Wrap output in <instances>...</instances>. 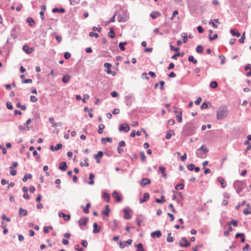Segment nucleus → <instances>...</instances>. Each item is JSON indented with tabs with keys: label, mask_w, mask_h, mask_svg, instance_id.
I'll list each match as a JSON object with an SVG mask.
<instances>
[{
	"label": "nucleus",
	"mask_w": 251,
	"mask_h": 251,
	"mask_svg": "<svg viewBox=\"0 0 251 251\" xmlns=\"http://www.w3.org/2000/svg\"><path fill=\"white\" fill-rule=\"evenodd\" d=\"M166 169L164 167L160 166L159 167V172H160L162 174L165 173Z\"/></svg>",
	"instance_id": "obj_53"
},
{
	"label": "nucleus",
	"mask_w": 251,
	"mask_h": 251,
	"mask_svg": "<svg viewBox=\"0 0 251 251\" xmlns=\"http://www.w3.org/2000/svg\"><path fill=\"white\" fill-rule=\"evenodd\" d=\"M150 183L151 180L149 178H143L140 180V184L143 187L150 184Z\"/></svg>",
	"instance_id": "obj_12"
},
{
	"label": "nucleus",
	"mask_w": 251,
	"mask_h": 251,
	"mask_svg": "<svg viewBox=\"0 0 251 251\" xmlns=\"http://www.w3.org/2000/svg\"><path fill=\"white\" fill-rule=\"evenodd\" d=\"M23 50L27 54L31 53L33 50V49L29 48L27 45H25L23 47Z\"/></svg>",
	"instance_id": "obj_15"
},
{
	"label": "nucleus",
	"mask_w": 251,
	"mask_h": 251,
	"mask_svg": "<svg viewBox=\"0 0 251 251\" xmlns=\"http://www.w3.org/2000/svg\"><path fill=\"white\" fill-rule=\"evenodd\" d=\"M59 216L60 217H62L63 218V219L64 221H68L70 220V218H71V216L70 215H69V214H65L63 212H60L58 214Z\"/></svg>",
	"instance_id": "obj_13"
},
{
	"label": "nucleus",
	"mask_w": 251,
	"mask_h": 251,
	"mask_svg": "<svg viewBox=\"0 0 251 251\" xmlns=\"http://www.w3.org/2000/svg\"><path fill=\"white\" fill-rule=\"evenodd\" d=\"M112 66V65L109 63H105L104 64V67L107 69V70H111L110 68Z\"/></svg>",
	"instance_id": "obj_52"
},
{
	"label": "nucleus",
	"mask_w": 251,
	"mask_h": 251,
	"mask_svg": "<svg viewBox=\"0 0 251 251\" xmlns=\"http://www.w3.org/2000/svg\"><path fill=\"white\" fill-rule=\"evenodd\" d=\"M27 215V211L26 210L23 209L22 207L19 208V216L21 217L22 215L26 216Z\"/></svg>",
	"instance_id": "obj_19"
},
{
	"label": "nucleus",
	"mask_w": 251,
	"mask_h": 251,
	"mask_svg": "<svg viewBox=\"0 0 251 251\" xmlns=\"http://www.w3.org/2000/svg\"><path fill=\"white\" fill-rule=\"evenodd\" d=\"M184 185L183 184H181V183H179V184H177V185H176V186H175V189L176 190H182L184 188Z\"/></svg>",
	"instance_id": "obj_45"
},
{
	"label": "nucleus",
	"mask_w": 251,
	"mask_h": 251,
	"mask_svg": "<svg viewBox=\"0 0 251 251\" xmlns=\"http://www.w3.org/2000/svg\"><path fill=\"white\" fill-rule=\"evenodd\" d=\"M209 25H212L213 27L214 28H218V25H217L215 24V23L214 22V21H212V20H211L209 22Z\"/></svg>",
	"instance_id": "obj_58"
},
{
	"label": "nucleus",
	"mask_w": 251,
	"mask_h": 251,
	"mask_svg": "<svg viewBox=\"0 0 251 251\" xmlns=\"http://www.w3.org/2000/svg\"><path fill=\"white\" fill-rule=\"evenodd\" d=\"M6 107L7 109H13V106L11 102L7 101L6 102Z\"/></svg>",
	"instance_id": "obj_57"
},
{
	"label": "nucleus",
	"mask_w": 251,
	"mask_h": 251,
	"mask_svg": "<svg viewBox=\"0 0 251 251\" xmlns=\"http://www.w3.org/2000/svg\"><path fill=\"white\" fill-rule=\"evenodd\" d=\"M217 181L220 183L222 188H225L226 186V183L225 179L223 177H218Z\"/></svg>",
	"instance_id": "obj_18"
},
{
	"label": "nucleus",
	"mask_w": 251,
	"mask_h": 251,
	"mask_svg": "<svg viewBox=\"0 0 251 251\" xmlns=\"http://www.w3.org/2000/svg\"><path fill=\"white\" fill-rule=\"evenodd\" d=\"M127 44L126 42H120L119 44V47L122 51H124L125 50V46Z\"/></svg>",
	"instance_id": "obj_31"
},
{
	"label": "nucleus",
	"mask_w": 251,
	"mask_h": 251,
	"mask_svg": "<svg viewBox=\"0 0 251 251\" xmlns=\"http://www.w3.org/2000/svg\"><path fill=\"white\" fill-rule=\"evenodd\" d=\"M208 107V103L207 102H203L201 106V109H206Z\"/></svg>",
	"instance_id": "obj_56"
},
{
	"label": "nucleus",
	"mask_w": 251,
	"mask_h": 251,
	"mask_svg": "<svg viewBox=\"0 0 251 251\" xmlns=\"http://www.w3.org/2000/svg\"><path fill=\"white\" fill-rule=\"evenodd\" d=\"M197 127L195 124L189 122L186 124L182 129V133L186 136H191L196 132Z\"/></svg>",
	"instance_id": "obj_1"
},
{
	"label": "nucleus",
	"mask_w": 251,
	"mask_h": 251,
	"mask_svg": "<svg viewBox=\"0 0 251 251\" xmlns=\"http://www.w3.org/2000/svg\"><path fill=\"white\" fill-rule=\"evenodd\" d=\"M162 235L160 230H157L151 233V236L152 238H160Z\"/></svg>",
	"instance_id": "obj_11"
},
{
	"label": "nucleus",
	"mask_w": 251,
	"mask_h": 251,
	"mask_svg": "<svg viewBox=\"0 0 251 251\" xmlns=\"http://www.w3.org/2000/svg\"><path fill=\"white\" fill-rule=\"evenodd\" d=\"M65 11V10L63 8H54L52 9V12L53 13L58 12V13H64Z\"/></svg>",
	"instance_id": "obj_21"
},
{
	"label": "nucleus",
	"mask_w": 251,
	"mask_h": 251,
	"mask_svg": "<svg viewBox=\"0 0 251 251\" xmlns=\"http://www.w3.org/2000/svg\"><path fill=\"white\" fill-rule=\"evenodd\" d=\"M106 72L108 74L112 75L113 76H115L116 75V72L115 71H112L111 70H106Z\"/></svg>",
	"instance_id": "obj_61"
},
{
	"label": "nucleus",
	"mask_w": 251,
	"mask_h": 251,
	"mask_svg": "<svg viewBox=\"0 0 251 251\" xmlns=\"http://www.w3.org/2000/svg\"><path fill=\"white\" fill-rule=\"evenodd\" d=\"M32 177V176L30 174H26L22 178V180L24 182H26L28 179H31Z\"/></svg>",
	"instance_id": "obj_24"
},
{
	"label": "nucleus",
	"mask_w": 251,
	"mask_h": 251,
	"mask_svg": "<svg viewBox=\"0 0 251 251\" xmlns=\"http://www.w3.org/2000/svg\"><path fill=\"white\" fill-rule=\"evenodd\" d=\"M26 22L29 24V25L31 26H33L35 25V22L34 20L31 17L27 18L26 19Z\"/></svg>",
	"instance_id": "obj_27"
},
{
	"label": "nucleus",
	"mask_w": 251,
	"mask_h": 251,
	"mask_svg": "<svg viewBox=\"0 0 251 251\" xmlns=\"http://www.w3.org/2000/svg\"><path fill=\"white\" fill-rule=\"evenodd\" d=\"M230 32L231 34V35L233 36H236L237 37H239L241 36V34L238 32H236L234 29H231L230 30Z\"/></svg>",
	"instance_id": "obj_32"
},
{
	"label": "nucleus",
	"mask_w": 251,
	"mask_h": 251,
	"mask_svg": "<svg viewBox=\"0 0 251 251\" xmlns=\"http://www.w3.org/2000/svg\"><path fill=\"white\" fill-rule=\"evenodd\" d=\"M126 11L125 10L122 14L118 15L117 19L119 22H126L127 20Z\"/></svg>",
	"instance_id": "obj_5"
},
{
	"label": "nucleus",
	"mask_w": 251,
	"mask_h": 251,
	"mask_svg": "<svg viewBox=\"0 0 251 251\" xmlns=\"http://www.w3.org/2000/svg\"><path fill=\"white\" fill-rule=\"evenodd\" d=\"M67 165L66 162L62 161L59 164V169L62 171H65L67 170Z\"/></svg>",
	"instance_id": "obj_17"
},
{
	"label": "nucleus",
	"mask_w": 251,
	"mask_h": 251,
	"mask_svg": "<svg viewBox=\"0 0 251 251\" xmlns=\"http://www.w3.org/2000/svg\"><path fill=\"white\" fill-rule=\"evenodd\" d=\"M219 58L221 60V65H224L225 63V57L224 55H222V54H221V55H219Z\"/></svg>",
	"instance_id": "obj_47"
},
{
	"label": "nucleus",
	"mask_w": 251,
	"mask_h": 251,
	"mask_svg": "<svg viewBox=\"0 0 251 251\" xmlns=\"http://www.w3.org/2000/svg\"><path fill=\"white\" fill-rule=\"evenodd\" d=\"M88 220V219L87 217H82L79 219L78 221L79 226H86L87 225Z\"/></svg>",
	"instance_id": "obj_10"
},
{
	"label": "nucleus",
	"mask_w": 251,
	"mask_h": 251,
	"mask_svg": "<svg viewBox=\"0 0 251 251\" xmlns=\"http://www.w3.org/2000/svg\"><path fill=\"white\" fill-rule=\"evenodd\" d=\"M155 202L157 203H161L165 201V199H164V197L163 196H162L161 197V199H155Z\"/></svg>",
	"instance_id": "obj_42"
},
{
	"label": "nucleus",
	"mask_w": 251,
	"mask_h": 251,
	"mask_svg": "<svg viewBox=\"0 0 251 251\" xmlns=\"http://www.w3.org/2000/svg\"><path fill=\"white\" fill-rule=\"evenodd\" d=\"M1 218L2 220H6L7 222L10 221V219L9 217H6L4 214L2 215L1 216Z\"/></svg>",
	"instance_id": "obj_51"
},
{
	"label": "nucleus",
	"mask_w": 251,
	"mask_h": 251,
	"mask_svg": "<svg viewBox=\"0 0 251 251\" xmlns=\"http://www.w3.org/2000/svg\"><path fill=\"white\" fill-rule=\"evenodd\" d=\"M93 227L94 229L93 230V232L95 234L98 233L100 232V229H97L98 224L96 223L93 224Z\"/></svg>",
	"instance_id": "obj_35"
},
{
	"label": "nucleus",
	"mask_w": 251,
	"mask_h": 251,
	"mask_svg": "<svg viewBox=\"0 0 251 251\" xmlns=\"http://www.w3.org/2000/svg\"><path fill=\"white\" fill-rule=\"evenodd\" d=\"M174 134L175 133L173 130H170L168 131L165 136L166 139L167 140L170 139L171 138L172 134Z\"/></svg>",
	"instance_id": "obj_22"
},
{
	"label": "nucleus",
	"mask_w": 251,
	"mask_h": 251,
	"mask_svg": "<svg viewBox=\"0 0 251 251\" xmlns=\"http://www.w3.org/2000/svg\"><path fill=\"white\" fill-rule=\"evenodd\" d=\"M130 129L129 126L127 124H122L119 126V130L120 131H124L125 132H127Z\"/></svg>",
	"instance_id": "obj_7"
},
{
	"label": "nucleus",
	"mask_w": 251,
	"mask_h": 251,
	"mask_svg": "<svg viewBox=\"0 0 251 251\" xmlns=\"http://www.w3.org/2000/svg\"><path fill=\"white\" fill-rule=\"evenodd\" d=\"M203 48L201 45L197 46L196 49L197 52L199 53H202L203 51Z\"/></svg>",
	"instance_id": "obj_38"
},
{
	"label": "nucleus",
	"mask_w": 251,
	"mask_h": 251,
	"mask_svg": "<svg viewBox=\"0 0 251 251\" xmlns=\"http://www.w3.org/2000/svg\"><path fill=\"white\" fill-rule=\"evenodd\" d=\"M103 198L105 200L106 202H109L110 201V195L106 192L103 193Z\"/></svg>",
	"instance_id": "obj_29"
},
{
	"label": "nucleus",
	"mask_w": 251,
	"mask_h": 251,
	"mask_svg": "<svg viewBox=\"0 0 251 251\" xmlns=\"http://www.w3.org/2000/svg\"><path fill=\"white\" fill-rule=\"evenodd\" d=\"M181 37L183 38V41L184 43H186L188 41L187 37L188 35L185 32H183L181 33Z\"/></svg>",
	"instance_id": "obj_34"
},
{
	"label": "nucleus",
	"mask_w": 251,
	"mask_h": 251,
	"mask_svg": "<svg viewBox=\"0 0 251 251\" xmlns=\"http://www.w3.org/2000/svg\"><path fill=\"white\" fill-rule=\"evenodd\" d=\"M136 248H137L136 251H145L143 248V244L142 243H139L135 245Z\"/></svg>",
	"instance_id": "obj_26"
},
{
	"label": "nucleus",
	"mask_w": 251,
	"mask_h": 251,
	"mask_svg": "<svg viewBox=\"0 0 251 251\" xmlns=\"http://www.w3.org/2000/svg\"><path fill=\"white\" fill-rule=\"evenodd\" d=\"M105 127V126L102 124H100L99 126V129H98V133L99 134H101L102 132H103V129Z\"/></svg>",
	"instance_id": "obj_37"
},
{
	"label": "nucleus",
	"mask_w": 251,
	"mask_h": 251,
	"mask_svg": "<svg viewBox=\"0 0 251 251\" xmlns=\"http://www.w3.org/2000/svg\"><path fill=\"white\" fill-rule=\"evenodd\" d=\"M167 241L169 243H171L174 241V238L171 236V233H169L168 234Z\"/></svg>",
	"instance_id": "obj_46"
},
{
	"label": "nucleus",
	"mask_w": 251,
	"mask_h": 251,
	"mask_svg": "<svg viewBox=\"0 0 251 251\" xmlns=\"http://www.w3.org/2000/svg\"><path fill=\"white\" fill-rule=\"evenodd\" d=\"M94 177H95V176L93 174L91 173L89 174V178L90 179V181L88 182L89 184L93 185L94 184V181L93 180Z\"/></svg>",
	"instance_id": "obj_25"
},
{
	"label": "nucleus",
	"mask_w": 251,
	"mask_h": 251,
	"mask_svg": "<svg viewBox=\"0 0 251 251\" xmlns=\"http://www.w3.org/2000/svg\"><path fill=\"white\" fill-rule=\"evenodd\" d=\"M30 101L33 102L37 101V99L35 96H31L30 98Z\"/></svg>",
	"instance_id": "obj_63"
},
{
	"label": "nucleus",
	"mask_w": 251,
	"mask_h": 251,
	"mask_svg": "<svg viewBox=\"0 0 251 251\" xmlns=\"http://www.w3.org/2000/svg\"><path fill=\"white\" fill-rule=\"evenodd\" d=\"M22 82V83H31L32 82V80L31 79H26L23 80Z\"/></svg>",
	"instance_id": "obj_55"
},
{
	"label": "nucleus",
	"mask_w": 251,
	"mask_h": 251,
	"mask_svg": "<svg viewBox=\"0 0 251 251\" xmlns=\"http://www.w3.org/2000/svg\"><path fill=\"white\" fill-rule=\"evenodd\" d=\"M70 80V76L69 75H64L62 79V81L64 83H68Z\"/></svg>",
	"instance_id": "obj_28"
},
{
	"label": "nucleus",
	"mask_w": 251,
	"mask_h": 251,
	"mask_svg": "<svg viewBox=\"0 0 251 251\" xmlns=\"http://www.w3.org/2000/svg\"><path fill=\"white\" fill-rule=\"evenodd\" d=\"M188 59L189 61L192 62L194 64H196L197 63V60L194 58L193 55H189Z\"/></svg>",
	"instance_id": "obj_40"
},
{
	"label": "nucleus",
	"mask_w": 251,
	"mask_h": 251,
	"mask_svg": "<svg viewBox=\"0 0 251 251\" xmlns=\"http://www.w3.org/2000/svg\"><path fill=\"white\" fill-rule=\"evenodd\" d=\"M208 150L206 148L204 145H202L196 151V155L198 157L204 158L206 157Z\"/></svg>",
	"instance_id": "obj_3"
},
{
	"label": "nucleus",
	"mask_w": 251,
	"mask_h": 251,
	"mask_svg": "<svg viewBox=\"0 0 251 251\" xmlns=\"http://www.w3.org/2000/svg\"><path fill=\"white\" fill-rule=\"evenodd\" d=\"M105 210L104 211H102V214L106 216H107L109 215V212H110V209H109V205H106L105 206Z\"/></svg>",
	"instance_id": "obj_23"
},
{
	"label": "nucleus",
	"mask_w": 251,
	"mask_h": 251,
	"mask_svg": "<svg viewBox=\"0 0 251 251\" xmlns=\"http://www.w3.org/2000/svg\"><path fill=\"white\" fill-rule=\"evenodd\" d=\"M149 198H150L149 194L148 193H144L143 195V198H142L140 200V203L141 204H142V203H144V202L147 201H148Z\"/></svg>",
	"instance_id": "obj_14"
},
{
	"label": "nucleus",
	"mask_w": 251,
	"mask_h": 251,
	"mask_svg": "<svg viewBox=\"0 0 251 251\" xmlns=\"http://www.w3.org/2000/svg\"><path fill=\"white\" fill-rule=\"evenodd\" d=\"M188 169L190 171H193L194 170L195 165L193 164H191L188 165L187 166Z\"/></svg>",
	"instance_id": "obj_62"
},
{
	"label": "nucleus",
	"mask_w": 251,
	"mask_h": 251,
	"mask_svg": "<svg viewBox=\"0 0 251 251\" xmlns=\"http://www.w3.org/2000/svg\"><path fill=\"white\" fill-rule=\"evenodd\" d=\"M108 226L112 231H115L118 226L116 220L109 221L108 222Z\"/></svg>",
	"instance_id": "obj_6"
},
{
	"label": "nucleus",
	"mask_w": 251,
	"mask_h": 251,
	"mask_svg": "<svg viewBox=\"0 0 251 251\" xmlns=\"http://www.w3.org/2000/svg\"><path fill=\"white\" fill-rule=\"evenodd\" d=\"M228 109L226 106H220L217 112L216 118L218 120H223L225 119L228 115Z\"/></svg>",
	"instance_id": "obj_2"
},
{
	"label": "nucleus",
	"mask_w": 251,
	"mask_h": 251,
	"mask_svg": "<svg viewBox=\"0 0 251 251\" xmlns=\"http://www.w3.org/2000/svg\"><path fill=\"white\" fill-rule=\"evenodd\" d=\"M62 148V144L59 143V144H56V145L55 146V147L54 148V149L55 150V151H58V150L61 149Z\"/></svg>",
	"instance_id": "obj_54"
},
{
	"label": "nucleus",
	"mask_w": 251,
	"mask_h": 251,
	"mask_svg": "<svg viewBox=\"0 0 251 251\" xmlns=\"http://www.w3.org/2000/svg\"><path fill=\"white\" fill-rule=\"evenodd\" d=\"M113 197L115 199L117 202H120L122 200L121 197L118 195V193L114 191L112 194Z\"/></svg>",
	"instance_id": "obj_16"
},
{
	"label": "nucleus",
	"mask_w": 251,
	"mask_h": 251,
	"mask_svg": "<svg viewBox=\"0 0 251 251\" xmlns=\"http://www.w3.org/2000/svg\"><path fill=\"white\" fill-rule=\"evenodd\" d=\"M179 244L180 246L185 247L186 248L188 247L190 245V243L188 241L185 237L182 238L181 240L179 242Z\"/></svg>",
	"instance_id": "obj_8"
},
{
	"label": "nucleus",
	"mask_w": 251,
	"mask_h": 251,
	"mask_svg": "<svg viewBox=\"0 0 251 251\" xmlns=\"http://www.w3.org/2000/svg\"><path fill=\"white\" fill-rule=\"evenodd\" d=\"M108 35L111 38H113L115 37V33L114 32V29L113 27H111L110 28V30L108 33Z\"/></svg>",
	"instance_id": "obj_20"
},
{
	"label": "nucleus",
	"mask_w": 251,
	"mask_h": 251,
	"mask_svg": "<svg viewBox=\"0 0 251 251\" xmlns=\"http://www.w3.org/2000/svg\"><path fill=\"white\" fill-rule=\"evenodd\" d=\"M168 207L171 209V210L172 211V212H174V213H176V211L174 208L173 204L170 203Z\"/></svg>",
	"instance_id": "obj_59"
},
{
	"label": "nucleus",
	"mask_w": 251,
	"mask_h": 251,
	"mask_svg": "<svg viewBox=\"0 0 251 251\" xmlns=\"http://www.w3.org/2000/svg\"><path fill=\"white\" fill-rule=\"evenodd\" d=\"M90 98V96L88 94H85L82 100L83 102H86V100H88Z\"/></svg>",
	"instance_id": "obj_60"
},
{
	"label": "nucleus",
	"mask_w": 251,
	"mask_h": 251,
	"mask_svg": "<svg viewBox=\"0 0 251 251\" xmlns=\"http://www.w3.org/2000/svg\"><path fill=\"white\" fill-rule=\"evenodd\" d=\"M105 141H106L108 142L111 143L112 142V139L109 137H106V138H101V143L102 144H105Z\"/></svg>",
	"instance_id": "obj_43"
},
{
	"label": "nucleus",
	"mask_w": 251,
	"mask_h": 251,
	"mask_svg": "<svg viewBox=\"0 0 251 251\" xmlns=\"http://www.w3.org/2000/svg\"><path fill=\"white\" fill-rule=\"evenodd\" d=\"M103 154V153L102 151H99L97 154L94 155V157L95 159H97V158L101 157Z\"/></svg>",
	"instance_id": "obj_41"
},
{
	"label": "nucleus",
	"mask_w": 251,
	"mask_h": 251,
	"mask_svg": "<svg viewBox=\"0 0 251 251\" xmlns=\"http://www.w3.org/2000/svg\"><path fill=\"white\" fill-rule=\"evenodd\" d=\"M177 121L180 123L182 122V111H180L179 114H177L176 116Z\"/></svg>",
	"instance_id": "obj_36"
},
{
	"label": "nucleus",
	"mask_w": 251,
	"mask_h": 251,
	"mask_svg": "<svg viewBox=\"0 0 251 251\" xmlns=\"http://www.w3.org/2000/svg\"><path fill=\"white\" fill-rule=\"evenodd\" d=\"M130 211H131V210L128 207L124 208L123 209V212L125 213V216L124 217V218L125 219H128V220L131 219V216L129 214Z\"/></svg>",
	"instance_id": "obj_9"
},
{
	"label": "nucleus",
	"mask_w": 251,
	"mask_h": 251,
	"mask_svg": "<svg viewBox=\"0 0 251 251\" xmlns=\"http://www.w3.org/2000/svg\"><path fill=\"white\" fill-rule=\"evenodd\" d=\"M233 186L236 192L239 194L246 186V183L244 181L236 180L234 182Z\"/></svg>",
	"instance_id": "obj_4"
},
{
	"label": "nucleus",
	"mask_w": 251,
	"mask_h": 251,
	"mask_svg": "<svg viewBox=\"0 0 251 251\" xmlns=\"http://www.w3.org/2000/svg\"><path fill=\"white\" fill-rule=\"evenodd\" d=\"M16 106L18 108H20L22 110H25L26 109V107L25 105H21V104L20 102H18L16 104Z\"/></svg>",
	"instance_id": "obj_44"
},
{
	"label": "nucleus",
	"mask_w": 251,
	"mask_h": 251,
	"mask_svg": "<svg viewBox=\"0 0 251 251\" xmlns=\"http://www.w3.org/2000/svg\"><path fill=\"white\" fill-rule=\"evenodd\" d=\"M116 14L115 13L109 20L105 22V25H108L110 23L112 22H115V18L116 16Z\"/></svg>",
	"instance_id": "obj_33"
},
{
	"label": "nucleus",
	"mask_w": 251,
	"mask_h": 251,
	"mask_svg": "<svg viewBox=\"0 0 251 251\" xmlns=\"http://www.w3.org/2000/svg\"><path fill=\"white\" fill-rule=\"evenodd\" d=\"M140 155V157H141V159L142 161H145L146 159V157L145 155L144 152L143 151H141Z\"/></svg>",
	"instance_id": "obj_49"
},
{
	"label": "nucleus",
	"mask_w": 251,
	"mask_h": 251,
	"mask_svg": "<svg viewBox=\"0 0 251 251\" xmlns=\"http://www.w3.org/2000/svg\"><path fill=\"white\" fill-rule=\"evenodd\" d=\"M232 225L234 226H238V221L235 220H232L230 222H229L227 223V225L228 226H230L231 225Z\"/></svg>",
	"instance_id": "obj_30"
},
{
	"label": "nucleus",
	"mask_w": 251,
	"mask_h": 251,
	"mask_svg": "<svg viewBox=\"0 0 251 251\" xmlns=\"http://www.w3.org/2000/svg\"><path fill=\"white\" fill-rule=\"evenodd\" d=\"M84 161L85 162V163L84 164L82 162H81L80 163V165L81 166H85L86 167H88L89 164V163H88V158L87 157H86L84 159Z\"/></svg>",
	"instance_id": "obj_39"
},
{
	"label": "nucleus",
	"mask_w": 251,
	"mask_h": 251,
	"mask_svg": "<svg viewBox=\"0 0 251 251\" xmlns=\"http://www.w3.org/2000/svg\"><path fill=\"white\" fill-rule=\"evenodd\" d=\"M210 86L212 88H216L218 86V83L216 81H213L211 82V83L210 84Z\"/></svg>",
	"instance_id": "obj_48"
},
{
	"label": "nucleus",
	"mask_w": 251,
	"mask_h": 251,
	"mask_svg": "<svg viewBox=\"0 0 251 251\" xmlns=\"http://www.w3.org/2000/svg\"><path fill=\"white\" fill-rule=\"evenodd\" d=\"M64 56L66 59H68L71 57V54L69 52H66L64 53Z\"/></svg>",
	"instance_id": "obj_64"
},
{
	"label": "nucleus",
	"mask_w": 251,
	"mask_h": 251,
	"mask_svg": "<svg viewBox=\"0 0 251 251\" xmlns=\"http://www.w3.org/2000/svg\"><path fill=\"white\" fill-rule=\"evenodd\" d=\"M89 36L90 37H95L96 38H98L99 37V35L98 33H95L93 31L89 33Z\"/></svg>",
	"instance_id": "obj_50"
}]
</instances>
